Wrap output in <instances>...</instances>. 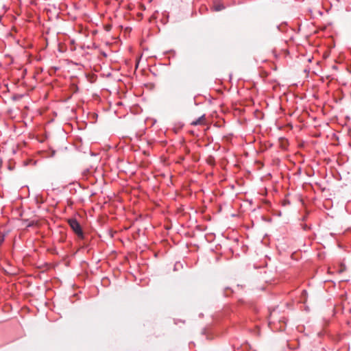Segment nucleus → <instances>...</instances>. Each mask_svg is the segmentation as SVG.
<instances>
[{"label": "nucleus", "instance_id": "nucleus-1", "mask_svg": "<svg viewBox=\"0 0 351 351\" xmlns=\"http://www.w3.org/2000/svg\"><path fill=\"white\" fill-rule=\"evenodd\" d=\"M69 224L71 229L73 230V232L78 236V237H83V232L81 228L80 224L75 219H69Z\"/></svg>", "mask_w": 351, "mask_h": 351}, {"label": "nucleus", "instance_id": "nucleus-2", "mask_svg": "<svg viewBox=\"0 0 351 351\" xmlns=\"http://www.w3.org/2000/svg\"><path fill=\"white\" fill-rule=\"evenodd\" d=\"M206 123V117L205 115L203 114L201 117H199L198 119H197L195 121H193L191 122L192 125H204Z\"/></svg>", "mask_w": 351, "mask_h": 351}, {"label": "nucleus", "instance_id": "nucleus-3", "mask_svg": "<svg viewBox=\"0 0 351 351\" xmlns=\"http://www.w3.org/2000/svg\"><path fill=\"white\" fill-rule=\"evenodd\" d=\"M224 8V6L223 5H217L215 6V11H220Z\"/></svg>", "mask_w": 351, "mask_h": 351}]
</instances>
